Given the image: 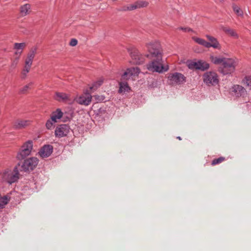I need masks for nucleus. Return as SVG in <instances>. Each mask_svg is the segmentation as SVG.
<instances>
[{"label":"nucleus","mask_w":251,"mask_h":251,"mask_svg":"<svg viewBox=\"0 0 251 251\" xmlns=\"http://www.w3.org/2000/svg\"><path fill=\"white\" fill-rule=\"evenodd\" d=\"M149 54L144 56L136 49L129 50L131 61L135 64H141L144 62L145 57L151 59V62L146 65L147 69L152 72L159 73L167 71L169 68L164 66L162 59L163 50L160 44L158 42H150L147 44Z\"/></svg>","instance_id":"1"},{"label":"nucleus","mask_w":251,"mask_h":251,"mask_svg":"<svg viewBox=\"0 0 251 251\" xmlns=\"http://www.w3.org/2000/svg\"><path fill=\"white\" fill-rule=\"evenodd\" d=\"M19 178V173L16 168L13 170L6 169L0 173V182L11 184Z\"/></svg>","instance_id":"2"},{"label":"nucleus","mask_w":251,"mask_h":251,"mask_svg":"<svg viewBox=\"0 0 251 251\" xmlns=\"http://www.w3.org/2000/svg\"><path fill=\"white\" fill-rule=\"evenodd\" d=\"M237 64L236 60L226 58L220 68V71L224 75L231 74L234 71Z\"/></svg>","instance_id":"3"},{"label":"nucleus","mask_w":251,"mask_h":251,"mask_svg":"<svg viewBox=\"0 0 251 251\" xmlns=\"http://www.w3.org/2000/svg\"><path fill=\"white\" fill-rule=\"evenodd\" d=\"M203 82L208 86H214L219 83L217 74L214 72H207L203 75Z\"/></svg>","instance_id":"4"},{"label":"nucleus","mask_w":251,"mask_h":251,"mask_svg":"<svg viewBox=\"0 0 251 251\" xmlns=\"http://www.w3.org/2000/svg\"><path fill=\"white\" fill-rule=\"evenodd\" d=\"M91 93L90 90H87L83 94L76 96L74 100L80 105L88 106L92 101Z\"/></svg>","instance_id":"5"},{"label":"nucleus","mask_w":251,"mask_h":251,"mask_svg":"<svg viewBox=\"0 0 251 251\" xmlns=\"http://www.w3.org/2000/svg\"><path fill=\"white\" fill-rule=\"evenodd\" d=\"M32 142L28 141L25 142L21 147L20 151L18 153L17 158L19 160H22L29 155L32 149Z\"/></svg>","instance_id":"6"},{"label":"nucleus","mask_w":251,"mask_h":251,"mask_svg":"<svg viewBox=\"0 0 251 251\" xmlns=\"http://www.w3.org/2000/svg\"><path fill=\"white\" fill-rule=\"evenodd\" d=\"M140 73V70L138 67H132L127 68L121 76V81H126L128 80L130 77L133 79L138 76Z\"/></svg>","instance_id":"7"},{"label":"nucleus","mask_w":251,"mask_h":251,"mask_svg":"<svg viewBox=\"0 0 251 251\" xmlns=\"http://www.w3.org/2000/svg\"><path fill=\"white\" fill-rule=\"evenodd\" d=\"M168 78L172 85H179L185 82V77L179 73H171Z\"/></svg>","instance_id":"8"},{"label":"nucleus","mask_w":251,"mask_h":251,"mask_svg":"<svg viewBox=\"0 0 251 251\" xmlns=\"http://www.w3.org/2000/svg\"><path fill=\"white\" fill-rule=\"evenodd\" d=\"M188 66L189 69H196L204 71L209 69V64L205 61L199 60L197 62L192 61L189 63Z\"/></svg>","instance_id":"9"},{"label":"nucleus","mask_w":251,"mask_h":251,"mask_svg":"<svg viewBox=\"0 0 251 251\" xmlns=\"http://www.w3.org/2000/svg\"><path fill=\"white\" fill-rule=\"evenodd\" d=\"M230 92L234 96L239 98L244 97L247 94V91L242 86L236 84L233 85L229 89Z\"/></svg>","instance_id":"10"},{"label":"nucleus","mask_w":251,"mask_h":251,"mask_svg":"<svg viewBox=\"0 0 251 251\" xmlns=\"http://www.w3.org/2000/svg\"><path fill=\"white\" fill-rule=\"evenodd\" d=\"M38 159L36 157H31L24 161L22 165V169L25 171L32 170L38 164Z\"/></svg>","instance_id":"11"},{"label":"nucleus","mask_w":251,"mask_h":251,"mask_svg":"<svg viewBox=\"0 0 251 251\" xmlns=\"http://www.w3.org/2000/svg\"><path fill=\"white\" fill-rule=\"evenodd\" d=\"M36 50L37 49L36 48H33L31 49L25 59V65L24 67L25 68L27 67V68H31L33 59L35 57V54H36Z\"/></svg>","instance_id":"12"},{"label":"nucleus","mask_w":251,"mask_h":251,"mask_svg":"<svg viewBox=\"0 0 251 251\" xmlns=\"http://www.w3.org/2000/svg\"><path fill=\"white\" fill-rule=\"evenodd\" d=\"M70 131V127L67 125H61L58 126L55 130L56 136L62 137L67 135Z\"/></svg>","instance_id":"13"},{"label":"nucleus","mask_w":251,"mask_h":251,"mask_svg":"<svg viewBox=\"0 0 251 251\" xmlns=\"http://www.w3.org/2000/svg\"><path fill=\"white\" fill-rule=\"evenodd\" d=\"M53 147L50 145L44 146L40 150L39 154L42 158L49 156L52 152Z\"/></svg>","instance_id":"14"},{"label":"nucleus","mask_w":251,"mask_h":251,"mask_svg":"<svg viewBox=\"0 0 251 251\" xmlns=\"http://www.w3.org/2000/svg\"><path fill=\"white\" fill-rule=\"evenodd\" d=\"M206 37L209 41V42H208V43L209 44L208 48L212 47L214 49L218 50L221 49V45L216 38L209 35H206Z\"/></svg>","instance_id":"15"},{"label":"nucleus","mask_w":251,"mask_h":251,"mask_svg":"<svg viewBox=\"0 0 251 251\" xmlns=\"http://www.w3.org/2000/svg\"><path fill=\"white\" fill-rule=\"evenodd\" d=\"M54 99L60 102H70V97L68 95L63 93L56 92Z\"/></svg>","instance_id":"16"},{"label":"nucleus","mask_w":251,"mask_h":251,"mask_svg":"<svg viewBox=\"0 0 251 251\" xmlns=\"http://www.w3.org/2000/svg\"><path fill=\"white\" fill-rule=\"evenodd\" d=\"M30 123V121L19 119L14 122L13 126L15 128L20 129L29 125Z\"/></svg>","instance_id":"17"},{"label":"nucleus","mask_w":251,"mask_h":251,"mask_svg":"<svg viewBox=\"0 0 251 251\" xmlns=\"http://www.w3.org/2000/svg\"><path fill=\"white\" fill-rule=\"evenodd\" d=\"M120 88L119 92L120 93H123L125 92H128L130 91V88L128 86L127 83L126 81H121L119 82Z\"/></svg>","instance_id":"18"},{"label":"nucleus","mask_w":251,"mask_h":251,"mask_svg":"<svg viewBox=\"0 0 251 251\" xmlns=\"http://www.w3.org/2000/svg\"><path fill=\"white\" fill-rule=\"evenodd\" d=\"M220 28L223 30L226 34L234 38H238V35L237 33L233 29L228 27H225L223 25L220 26Z\"/></svg>","instance_id":"19"},{"label":"nucleus","mask_w":251,"mask_h":251,"mask_svg":"<svg viewBox=\"0 0 251 251\" xmlns=\"http://www.w3.org/2000/svg\"><path fill=\"white\" fill-rule=\"evenodd\" d=\"M63 115V113L60 109H57L55 112H53L51 118L54 123H56L57 120L60 119Z\"/></svg>","instance_id":"20"},{"label":"nucleus","mask_w":251,"mask_h":251,"mask_svg":"<svg viewBox=\"0 0 251 251\" xmlns=\"http://www.w3.org/2000/svg\"><path fill=\"white\" fill-rule=\"evenodd\" d=\"M192 39L197 43L202 45L205 48H208L209 44L208 43V42L206 41L205 40L196 37H193Z\"/></svg>","instance_id":"21"},{"label":"nucleus","mask_w":251,"mask_h":251,"mask_svg":"<svg viewBox=\"0 0 251 251\" xmlns=\"http://www.w3.org/2000/svg\"><path fill=\"white\" fill-rule=\"evenodd\" d=\"M135 8L139 9L143 7H146L149 5V3L148 1L144 0H138L134 3Z\"/></svg>","instance_id":"22"},{"label":"nucleus","mask_w":251,"mask_h":251,"mask_svg":"<svg viewBox=\"0 0 251 251\" xmlns=\"http://www.w3.org/2000/svg\"><path fill=\"white\" fill-rule=\"evenodd\" d=\"M103 82V79L102 78L99 79L96 82H94L93 85L90 87L89 89L90 91L93 92L96 90L98 87H99Z\"/></svg>","instance_id":"23"},{"label":"nucleus","mask_w":251,"mask_h":251,"mask_svg":"<svg viewBox=\"0 0 251 251\" xmlns=\"http://www.w3.org/2000/svg\"><path fill=\"white\" fill-rule=\"evenodd\" d=\"M30 12V5L29 4H25L21 7V13L22 15L25 16Z\"/></svg>","instance_id":"24"},{"label":"nucleus","mask_w":251,"mask_h":251,"mask_svg":"<svg viewBox=\"0 0 251 251\" xmlns=\"http://www.w3.org/2000/svg\"><path fill=\"white\" fill-rule=\"evenodd\" d=\"M136 9L134 3L126 5H124L122 6L120 11H132Z\"/></svg>","instance_id":"25"},{"label":"nucleus","mask_w":251,"mask_h":251,"mask_svg":"<svg viewBox=\"0 0 251 251\" xmlns=\"http://www.w3.org/2000/svg\"><path fill=\"white\" fill-rule=\"evenodd\" d=\"M232 8L234 12L236 13V14L238 16H242L243 15V11L240 9V8L237 6V5L233 4L232 5Z\"/></svg>","instance_id":"26"},{"label":"nucleus","mask_w":251,"mask_h":251,"mask_svg":"<svg viewBox=\"0 0 251 251\" xmlns=\"http://www.w3.org/2000/svg\"><path fill=\"white\" fill-rule=\"evenodd\" d=\"M9 199L7 197H1L0 196V209L3 208L8 203Z\"/></svg>","instance_id":"27"},{"label":"nucleus","mask_w":251,"mask_h":251,"mask_svg":"<svg viewBox=\"0 0 251 251\" xmlns=\"http://www.w3.org/2000/svg\"><path fill=\"white\" fill-rule=\"evenodd\" d=\"M211 61L215 64H222L225 58L212 56Z\"/></svg>","instance_id":"28"},{"label":"nucleus","mask_w":251,"mask_h":251,"mask_svg":"<svg viewBox=\"0 0 251 251\" xmlns=\"http://www.w3.org/2000/svg\"><path fill=\"white\" fill-rule=\"evenodd\" d=\"M242 83L246 86L251 87V76H246L243 79Z\"/></svg>","instance_id":"29"},{"label":"nucleus","mask_w":251,"mask_h":251,"mask_svg":"<svg viewBox=\"0 0 251 251\" xmlns=\"http://www.w3.org/2000/svg\"><path fill=\"white\" fill-rule=\"evenodd\" d=\"M30 68H27V67L25 68V67H24V68L22 71L21 75V78L22 79H25L26 77L27 74L30 71Z\"/></svg>","instance_id":"30"},{"label":"nucleus","mask_w":251,"mask_h":251,"mask_svg":"<svg viewBox=\"0 0 251 251\" xmlns=\"http://www.w3.org/2000/svg\"><path fill=\"white\" fill-rule=\"evenodd\" d=\"M26 46V44L25 43H15L14 44V49L17 50H22Z\"/></svg>","instance_id":"31"},{"label":"nucleus","mask_w":251,"mask_h":251,"mask_svg":"<svg viewBox=\"0 0 251 251\" xmlns=\"http://www.w3.org/2000/svg\"><path fill=\"white\" fill-rule=\"evenodd\" d=\"M225 160V158L224 157H220L217 159H214L212 162L211 164L214 166L218 164L222 163V162Z\"/></svg>","instance_id":"32"},{"label":"nucleus","mask_w":251,"mask_h":251,"mask_svg":"<svg viewBox=\"0 0 251 251\" xmlns=\"http://www.w3.org/2000/svg\"><path fill=\"white\" fill-rule=\"evenodd\" d=\"M32 85L33 83L30 82L28 84L25 85L24 87L21 89L20 93L23 94L26 93L28 91V90L30 89V86H32Z\"/></svg>","instance_id":"33"},{"label":"nucleus","mask_w":251,"mask_h":251,"mask_svg":"<svg viewBox=\"0 0 251 251\" xmlns=\"http://www.w3.org/2000/svg\"><path fill=\"white\" fill-rule=\"evenodd\" d=\"M54 123L53 121H52L51 118L50 120L47 121L46 126L48 129H50L53 126V124Z\"/></svg>","instance_id":"34"},{"label":"nucleus","mask_w":251,"mask_h":251,"mask_svg":"<svg viewBox=\"0 0 251 251\" xmlns=\"http://www.w3.org/2000/svg\"><path fill=\"white\" fill-rule=\"evenodd\" d=\"M177 29L182 30L184 32H190V31H192V29H191L190 28H189V27H180L177 28Z\"/></svg>","instance_id":"35"},{"label":"nucleus","mask_w":251,"mask_h":251,"mask_svg":"<svg viewBox=\"0 0 251 251\" xmlns=\"http://www.w3.org/2000/svg\"><path fill=\"white\" fill-rule=\"evenodd\" d=\"M77 41L75 39H71V40L70 42V46H71L72 47L75 46L77 45Z\"/></svg>","instance_id":"36"},{"label":"nucleus","mask_w":251,"mask_h":251,"mask_svg":"<svg viewBox=\"0 0 251 251\" xmlns=\"http://www.w3.org/2000/svg\"><path fill=\"white\" fill-rule=\"evenodd\" d=\"M22 52V50L20 51V50H17V51L15 52V54L17 56L16 57V59H19V57L21 55V54Z\"/></svg>","instance_id":"37"},{"label":"nucleus","mask_w":251,"mask_h":251,"mask_svg":"<svg viewBox=\"0 0 251 251\" xmlns=\"http://www.w3.org/2000/svg\"><path fill=\"white\" fill-rule=\"evenodd\" d=\"M18 62V59L15 58V60L12 63L11 66L13 68H15L16 65L17 64Z\"/></svg>","instance_id":"38"},{"label":"nucleus","mask_w":251,"mask_h":251,"mask_svg":"<svg viewBox=\"0 0 251 251\" xmlns=\"http://www.w3.org/2000/svg\"><path fill=\"white\" fill-rule=\"evenodd\" d=\"M177 138L179 140H181V139L180 137H177Z\"/></svg>","instance_id":"39"}]
</instances>
